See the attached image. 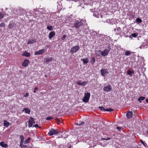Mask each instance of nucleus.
Returning <instances> with one entry per match:
<instances>
[{"label":"nucleus","instance_id":"obj_26","mask_svg":"<svg viewBox=\"0 0 148 148\" xmlns=\"http://www.w3.org/2000/svg\"><path fill=\"white\" fill-rule=\"evenodd\" d=\"M4 16V14L3 12H0V20L3 19Z\"/></svg>","mask_w":148,"mask_h":148},{"label":"nucleus","instance_id":"obj_12","mask_svg":"<svg viewBox=\"0 0 148 148\" xmlns=\"http://www.w3.org/2000/svg\"><path fill=\"white\" fill-rule=\"evenodd\" d=\"M29 61L27 60H25L22 64V66H23L26 67L28 66Z\"/></svg>","mask_w":148,"mask_h":148},{"label":"nucleus","instance_id":"obj_29","mask_svg":"<svg viewBox=\"0 0 148 148\" xmlns=\"http://www.w3.org/2000/svg\"><path fill=\"white\" fill-rule=\"evenodd\" d=\"M136 22H138V23H141L142 22V21L140 18H137L136 19Z\"/></svg>","mask_w":148,"mask_h":148},{"label":"nucleus","instance_id":"obj_13","mask_svg":"<svg viewBox=\"0 0 148 148\" xmlns=\"http://www.w3.org/2000/svg\"><path fill=\"white\" fill-rule=\"evenodd\" d=\"M45 52V49H43L40 50H39L38 51H36L35 53V55H41L42 54Z\"/></svg>","mask_w":148,"mask_h":148},{"label":"nucleus","instance_id":"obj_22","mask_svg":"<svg viewBox=\"0 0 148 148\" xmlns=\"http://www.w3.org/2000/svg\"><path fill=\"white\" fill-rule=\"evenodd\" d=\"M22 55L23 56L29 57L30 56V53L27 52L26 51H25L22 54Z\"/></svg>","mask_w":148,"mask_h":148},{"label":"nucleus","instance_id":"obj_35","mask_svg":"<svg viewBox=\"0 0 148 148\" xmlns=\"http://www.w3.org/2000/svg\"><path fill=\"white\" fill-rule=\"evenodd\" d=\"M111 138H110V137H108L107 138H102L101 139V140H110Z\"/></svg>","mask_w":148,"mask_h":148},{"label":"nucleus","instance_id":"obj_39","mask_svg":"<svg viewBox=\"0 0 148 148\" xmlns=\"http://www.w3.org/2000/svg\"><path fill=\"white\" fill-rule=\"evenodd\" d=\"M5 26V24L4 23H2L0 25V27H3Z\"/></svg>","mask_w":148,"mask_h":148},{"label":"nucleus","instance_id":"obj_3","mask_svg":"<svg viewBox=\"0 0 148 148\" xmlns=\"http://www.w3.org/2000/svg\"><path fill=\"white\" fill-rule=\"evenodd\" d=\"M90 97V93L87 92L85 94L84 98L82 99L83 101L85 103H87L89 101V99Z\"/></svg>","mask_w":148,"mask_h":148},{"label":"nucleus","instance_id":"obj_45","mask_svg":"<svg viewBox=\"0 0 148 148\" xmlns=\"http://www.w3.org/2000/svg\"><path fill=\"white\" fill-rule=\"evenodd\" d=\"M116 128L119 131H120L121 130V127H116Z\"/></svg>","mask_w":148,"mask_h":148},{"label":"nucleus","instance_id":"obj_23","mask_svg":"<svg viewBox=\"0 0 148 148\" xmlns=\"http://www.w3.org/2000/svg\"><path fill=\"white\" fill-rule=\"evenodd\" d=\"M120 27H118L116 29H114V31L116 32V34H118L120 32Z\"/></svg>","mask_w":148,"mask_h":148},{"label":"nucleus","instance_id":"obj_43","mask_svg":"<svg viewBox=\"0 0 148 148\" xmlns=\"http://www.w3.org/2000/svg\"><path fill=\"white\" fill-rule=\"evenodd\" d=\"M29 95L28 93H26L24 95V96L25 97H28Z\"/></svg>","mask_w":148,"mask_h":148},{"label":"nucleus","instance_id":"obj_54","mask_svg":"<svg viewBox=\"0 0 148 148\" xmlns=\"http://www.w3.org/2000/svg\"><path fill=\"white\" fill-rule=\"evenodd\" d=\"M45 77H47V75H45Z\"/></svg>","mask_w":148,"mask_h":148},{"label":"nucleus","instance_id":"obj_19","mask_svg":"<svg viewBox=\"0 0 148 148\" xmlns=\"http://www.w3.org/2000/svg\"><path fill=\"white\" fill-rule=\"evenodd\" d=\"M3 125L4 126L8 127L9 125H10V123L7 121L4 120L3 122Z\"/></svg>","mask_w":148,"mask_h":148},{"label":"nucleus","instance_id":"obj_8","mask_svg":"<svg viewBox=\"0 0 148 148\" xmlns=\"http://www.w3.org/2000/svg\"><path fill=\"white\" fill-rule=\"evenodd\" d=\"M100 36V37H101L102 38H105V40L106 41V42L107 43H108V42H109L110 41H111V38L109 36L105 37L106 36L102 34H101Z\"/></svg>","mask_w":148,"mask_h":148},{"label":"nucleus","instance_id":"obj_27","mask_svg":"<svg viewBox=\"0 0 148 148\" xmlns=\"http://www.w3.org/2000/svg\"><path fill=\"white\" fill-rule=\"evenodd\" d=\"M26 12L25 11V10L22 9V10H21V13L20 14V15L25 14H26Z\"/></svg>","mask_w":148,"mask_h":148},{"label":"nucleus","instance_id":"obj_52","mask_svg":"<svg viewBox=\"0 0 148 148\" xmlns=\"http://www.w3.org/2000/svg\"><path fill=\"white\" fill-rule=\"evenodd\" d=\"M146 133L148 134V130L146 131Z\"/></svg>","mask_w":148,"mask_h":148},{"label":"nucleus","instance_id":"obj_18","mask_svg":"<svg viewBox=\"0 0 148 148\" xmlns=\"http://www.w3.org/2000/svg\"><path fill=\"white\" fill-rule=\"evenodd\" d=\"M36 41L35 39H32L28 40L27 42V44H30L34 43L36 42Z\"/></svg>","mask_w":148,"mask_h":148},{"label":"nucleus","instance_id":"obj_30","mask_svg":"<svg viewBox=\"0 0 148 148\" xmlns=\"http://www.w3.org/2000/svg\"><path fill=\"white\" fill-rule=\"evenodd\" d=\"M47 28L48 30L50 31H52L53 29V27L52 26H47Z\"/></svg>","mask_w":148,"mask_h":148},{"label":"nucleus","instance_id":"obj_21","mask_svg":"<svg viewBox=\"0 0 148 148\" xmlns=\"http://www.w3.org/2000/svg\"><path fill=\"white\" fill-rule=\"evenodd\" d=\"M81 60L83 61V63L84 64L88 63L89 62L87 58L81 59Z\"/></svg>","mask_w":148,"mask_h":148},{"label":"nucleus","instance_id":"obj_10","mask_svg":"<svg viewBox=\"0 0 148 148\" xmlns=\"http://www.w3.org/2000/svg\"><path fill=\"white\" fill-rule=\"evenodd\" d=\"M81 81V80L77 81V84L79 85L84 86L86 85L87 83V82L86 81H84L83 82H82Z\"/></svg>","mask_w":148,"mask_h":148},{"label":"nucleus","instance_id":"obj_15","mask_svg":"<svg viewBox=\"0 0 148 148\" xmlns=\"http://www.w3.org/2000/svg\"><path fill=\"white\" fill-rule=\"evenodd\" d=\"M52 59L53 58L52 57L46 58H44V61L45 62H49L52 61Z\"/></svg>","mask_w":148,"mask_h":148},{"label":"nucleus","instance_id":"obj_37","mask_svg":"<svg viewBox=\"0 0 148 148\" xmlns=\"http://www.w3.org/2000/svg\"><path fill=\"white\" fill-rule=\"evenodd\" d=\"M20 146L21 148H26L27 147V146L26 145H20Z\"/></svg>","mask_w":148,"mask_h":148},{"label":"nucleus","instance_id":"obj_24","mask_svg":"<svg viewBox=\"0 0 148 148\" xmlns=\"http://www.w3.org/2000/svg\"><path fill=\"white\" fill-rule=\"evenodd\" d=\"M95 62V59L94 57H91L90 59V63L91 64H94Z\"/></svg>","mask_w":148,"mask_h":148},{"label":"nucleus","instance_id":"obj_56","mask_svg":"<svg viewBox=\"0 0 148 148\" xmlns=\"http://www.w3.org/2000/svg\"><path fill=\"white\" fill-rule=\"evenodd\" d=\"M143 145L144 146H145V143H144V145Z\"/></svg>","mask_w":148,"mask_h":148},{"label":"nucleus","instance_id":"obj_44","mask_svg":"<svg viewBox=\"0 0 148 148\" xmlns=\"http://www.w3.org/2000/svg\"><path fill=\"white\" fill-rule=\"evenodd\" d=\"M33 127H40L39 126L38 124H36L34 125Z\"/></svg>","mask_w":148,"mask_h":148},{"label":"nucleus","instance_id":"obj_47","mask_svg":"<svg viewBox=\"0 0 148 148\" xmlns=\"http://www.w3.org/2000/svg\"><path fill=\"white\" fill-rule=\"evenodd\" d=\"M24 140H21L20 143V145H22L23 144V143H24L23 142Z\"/></svg>","mask_w":148,"mask_h":148},{"label":"nucleus","instance_id":"obj_5","mask_svg":"<svg viewBox=\"0 0 148 148\" xmlns=\"http://www.w3.org/2000/svg\"><path fill=\"white\" fill-rule=\"evenodd\" d=\"M80 48L78 46H75L72 47L70 50V52L72 53H74L77 51Z\"/></svg>","mask_w":148,"mask_h":148},{"label":"nucleus","instance_id":"obj_31","mask_svg":"<svg viewBox=\"0 0 148 148\" xmlns=\"http://www.w3.org/2000/svg\"><path fill=\"white\" fill-rule=\"evenodd\" d=\"M114 111V110L112 108L106 109V111L108 112H112Z\"/></svg>","mask_w":148,"mask_h":148},{"label":"nucleus","instance_id":"obj_28","mask_svg":"<svg viewBox=\"0 0 148 148\" xmlns=\"http://www.w3.org/2000/svg\"><path fill=\"white\" fill-rule=\"evenodd\" d=\"M125 54L126 56H128L130 55L131 53L129 51H127L125 52Z\"/></svg>","mask_w":148,"mask_h":148},{"label":"nucleus","instance_id":"obj_11","mask_svg":"<svg viewBox=\"0 0 148 148\" xmlns=\"http://www.w3.org/2000/svg\"><path fill=\"white\" fill-rule=\"evenodd\" d=\"M56 34V33L54 31H52L49 34V39H51Z\"/></svg>","mask_w":148,"mask_h":148},{"label":"nucleus","instance_id":"obj_20","mask_svg":"<svg viewBox=\"0 0 148 148\" xmlns=\"http://www.w3.org/2000/svg\"><path fill=\"white\" fill-rule=\"evenodd\" d=\"M0 145L2 147L4 148H6L8 146L7 144H5L3 141L0 142Z\"/></svg>","mask_w":148,"mask_h":148},{"label":"nucleus","instance_id":"obj_7","mask_svg":"<svg viewBox=\"0 0 148 148\" xmlns=\"http://www.w3.org/2000/svg\"><path fill=\"white\" fill-rule=\"evenodd\" d=\"M28 127H32L33 125L35 123V122L34 121V119L31 117L30 119L28 121Z\"/></svg>","mask_w":148,"mask_h":148},{"label":"nucleus","instance_id":"obj_9","mask_svg":"<svg viewBox=\"0 0 148 148\" xmlns=\"http://www.w3.org/2000/svg\"><path fill=\"white\" fill-rule=\"evenodd\" d=\"M112 89V87L110 85H108L107 86L104 87L103 88V90L106 92H109Z\"/></svg>","mask_w":148,"mask_h":148},{"label":"nucleus","instance_id":"obj_36","mask_svg":"<svg viewBox=\"0 0 148 148\" xmlns=\"http://www.w3.org/2000/svg\"><path fill=\"white\" fill-rule=\"evenodd\" d=\"M53 119L52 117L49 116L46 118V119L47 120H50Z\"/></svg>","mask_w":148,"mask_h":148},{"label":"nucleus","instance_id":"obj_16","mask_svg":"<svg viewBox=\"0 0 148 148\" xmlns=\"http://www.w3.org/2000/svg\"><path fill=\"white\" fill-rule=\"evenodd\" d=\"M134 74V71L130 70H129L127 71V75H129L130 77H132Z\"/></svg>","mask_w":148,"mask_h":148},{"label":"nucleus","instance_id":"obj_57","mask_svg":"<svg viewBox=\"0 0 148 148\" xmlns=\"http://www.w3.org/2000/svg\"><path fill=\"white\" fill-rule=\"evenodd\" d=\"M140 48L141 49V47H140Z\"/></svg>","mask_w":148,"mask_h":148},{"label":"nucleus","instance_id":"obj_51","mask_svg":"<svg viewBox=\"0 0 148 148\" xmlns=\"http://www.w3.org/2000/svg\"><path fill=\"white\" fill-rule=\"evenodd\" d=\"M29 13H30L31 14H32V11H30L29 12Z\"/></svg>","mask_w":148,"mask_h":148},{"label":"nucleus","instance_id":"obj_33","mask_svg":"<svg viewBox=\"0 0 148 148\" xmlns=\"http://www.w3.org/2000/svg\"><path fill=\"white\" fill-rule=\"evenodd\" d=\"M99 108L101 110H103L104 111H106V109L104 108L102 106H99Z\"/></svg>","mask_w":148,"mask_h":148},{"label":"nucleus","instance_id":"obj_46","mask_svg":"<svg viewBox=\"0 0 148 148\" xmlns=\"http://www.w3.org/2000/svg\"><path fill=\"white\" fill-rule=\"evenodd\" d=\"M84 123V122H81L79 124L77 123V124H79V125H83Z\"/></svg>","mask_w":148,"mask_h":148},{"label":"nucleus","instance_id":"obj_32","mask_svg":"<svg viewBox=\"0 0 148 148\" xmlns=\"http://www.w3.org/2000/svg\"><path fill=\"white\" fill-rule=\"evenodd\" d=\"M29 139L28 138L25 140V141L23 143L24 144H27V143H29Z\"/></svg>","mask_w":148,"mask_h":148},{"label":"nucleus","instance_id":"obj_42","mask_svg":"<svg viewBox=\"0 0 148 148\" xmlns=\"http://www.w3.org/2000/svg\"><path fill=\"white\" fill-rule=\"evenodd\" d=\"M38 88L37 87H36L34 88V93H36V90H38Z\"/></svg>","mask_w":148,"mask_h":148},{"label":"nucleus","instance_id":"obj_49","mask_svg":"<svg viewBox=\"0 0 148 148\" xmlns=\"http://www.w3.org/2000/svg\"><path fill=\"white\" fill-rule=\"evenodd\" d=\"M140 142L143 145H144V143L143 142L142 140H140Z\"/></svg>","mask_w":148,"mask_h":148},{"label":"nucleus","instance_id":"obj_59","mask_svg":"<svg viewBox=\"0 0 148 148\" xmlns=\"http://www.w3.org/2000/svg\"><path fill=\"white\" fill-rule=\"evenodd\" d=\"M73 1H74V0H73Z\"/></svg>","mask_w":148,"mask_h":148},{"label":"nucleus","instance_id":"obj_55","mask_svg":"<svg viewBox=\"0 0 148 148\" xmlns=\"http://www.w3.org/2000/svg\"><path fill=\"white\" fill-rule=\"evenodd\" d=\"M69 148H72L71 147V146H70L69 147Z\"/></svg>","mask_w":148,"mask_h":148},{"label":"nucleus","instance_id":"obj_41","mask_svg":"<svg viewBox=\"0 0 148 148\" xmlns=\"http://www.w3.org/2000/svg\"><path fill=\"white\" fill-rule=\"evenodd\" d=\"M66 37V35H64L62 37V40H64L65 39Z\"/></svg>","mask_w":148,"mask_h":148},{"label":"nucleus","instance_id":"obj_50","mask_svg":"<svg viewBox=\"0 0 148 148\" xmlns=\"http://www.w3.org/2000/svg\"><path fill=\"white\" fill-rule=\"evenodd\" d=\"M146 102H147V103H148V99H146Z\"/></svg>","mask_w":148,"mask_h":148},{"label":"nucleus","instance_id":"obj_38","mask_svg":"<svg viewBox=\"0 0 148 148\" xmlns=\"http://www.w3.org/2000/svg\"><path fill=\"white\" fill-rule=\"evenodd\" d=\"M20 137L21 140H24V138L23 136V135H20Z\"/></svg>","mask_w":148,"mask_h":148},{"label":"nucleus","instance_id":"obj_17","mask_svg":"<svg viewBox=\"0 0 148 148\" xmlns=\"http://www.w3.org/2000/svg\"><path fill=\"white\" fill-rule=\"evenodd\" d=\"M23 111L25 112V113H26L30 114V112H31V110L28 108H24L23 109Z\"/></svg>","mask_w":148,"mask_h":148},{"label":"nucleus","instance_id":"obj_4","mask_svg":"<svg viewBox=\"0 0 148 148\" xmlns=\"http://www.w3.org/2000/svg\"><path fill=\"white\" fill-rule=\"evenodd\" d=\"M83 23L82 21H77L74 23V27L77 29H78Z\"/></svg>","mask_w":148,"mask_h":148},{"label":"nucleus","instance_id":"obj_48","mask_svg":"<svg viewBox=\"0 0 148 148\" xmlns=\"http://www.w3.org/2000/svg\"><path fill=\"white\" fill-rule=\"evenodd\" d=\"M100 54H101V53H96V55L97 56H100Z\"/></svg>","mask_w":148,"mask_h":148},{"label":"nucleus","instance_id":"obj_34","mask_svg":"<svg viewBox=\"0 0 148 148\" xmlns=\"http://www.w3.org/2000/svg\"><path fill=\"white\" fill-rule=\"evenodd\" d=\"M138 35V34L136 33H134L132 34L131 36L133 37H136Z\"/></svg>","mask_w":148,"mask_h":148},{"label":"nucleus","instance_id":"obj_53","mask_svg":"<svg viewBox=\"0 0 148 148\" xmlns=\"http://www.w3.org/2000/svg\"><path fill=\"white\" fill-rule=\"evenodd\" d=\"M56 120H57V121H58V120H59V119H58L56 118Z\"/></svg>","mask_w":148,"mask_h":148},{"label":"nucleus","instance_id":"obj_2","mask_svg":"<svg viewBox=\"0 0 148 148\" xmlns=\"http://www.w3.org/2000/svg\"><path fill=\"white\" fill-rule=\"evenodd\" d=\"M59 133L58 131L55 130L54 129L51 128L49 130V131L48 134L50 136L53 135H56Z\"/></svg>","mask_w":148,"mask_h":148},{"label":"nucleus","instance_id":"obj_58","mask_svg":"<svg viewBox=\"0 0 148 148\" xmlns=\"http://www.w3.org/2000/svg\"><path fill=\"white\" fill-rule=\"evenodd\" d=\"M33 148L32 147H31V148Z\"/></svg>","mask_w":148,"mask_h":148},{"label":"nucleus","instance_id":"obj_6","mask_svg":"<svg viewBox=\"0 0 148 148\" xmlns=\"http://www.w3.org/2000/svg\"><path fill=\"white\" fill-rule=\"evenodd\" d=\"M101 75L103 76H105L108 73V70L106 69H102L101 70Z\"/></svg>","mask_w":148,"mask_h":148},{"label":"nucleus","instance_id":"obj_40","mask_svg":"<svg viewBox=\"0 0 148 148\" xmlns=\"http://www.w3.org/2000/svg\"><path fill=\"white\" fill-rule=\"evenodd\" d=\"M8 27L9 28L11 29L12 27V24L11 23H10L8 25Z\"/></svg>","mask_w":148,"mask_h":148},{"label":"nucleus","instance_id":"obj_14","mask_svg":"<svg viewBox=\"0 0 148 148\" xmlns=\"http://www.w3.org/2000/svg\"><path fill=\"white\" fill-rule=\"evenodd\" d=\"M133 114V113L129 111L127 113L126 116L127 118L130 119L132 116Z\"/></svg>","mask_w":148,"mask_h":148},{"label":"nucleus","instance_id":"obj_25","mask_svg":"<svg viewBox=\"0 0 148 148\" xmlns=\"http://www.w3.org/2000/svg\"><path fill=\"white\" fill-rule=\"evenodd\" d=\"M145 98V97L140 96L138 98V100L140 103H141V101L143 100Z\"/></svg>","mask_w":148,"mask_h":148},{"label":"nucleus","instance_id":"obj_1","mask_svg":"<svg viewBox=\"0 0 148 148\" xmlns=\"http://www.w3.org/2000/svg\"><path fill=\"white\" fill-rule=\"evenodd\" d=\"M110 49V47L108 46L107 48L104 49L103 51H101V50H99L98 51V53H101V55L102 56H105L108 54Z\"/></svg>","mask_w":148,"mask_h":148}]
</instances>
